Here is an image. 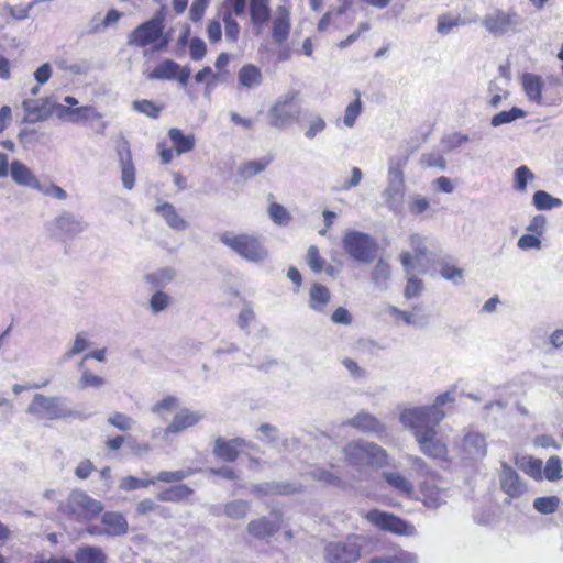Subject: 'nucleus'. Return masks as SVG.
Returning <instances> with one entry per match:
<instances>
[{
    "label": "nucleus",
    "mask_w": 563,
    "mask_h": 563,
    "mask_svg": "<svg viewBox=\"0 0 563 563\" xmlns=\"http://www.w3.org/2000/svg\"><path fill=\"white\" fill-rule=\"evenodd\" d=\"M408 164V156L394 155L388 158V170L386 187L383 190V198L389 210L400 212L405 198V168Z\"/></svg>",
    "instance_id": "1"
},
{
    "label": "nucleus",
    "mask_w": 563,
    "mask_h": 563,
    "mask_svg": "<svg viewBox=\"0 0 563 563\" xmlns=\"http://www.w3.org/2000/svg\"><path fill=\"white\" fill-rule=\"evenodd\" d=\"M219 240L232 252L251 263H262L269 257V252L261 239L255 234H235L225 231L219 235Z\"/></svg>",
    "instance_id": "2"
},
{
    "label": "nucleus",
    "mask_w": 563,
    "mask_h": 563,
    "mask_svg": "<svg viewBox=\"0 0 563 563\" xmlns=\"http://www.w3.org/2000/svg\"><path fill=\"white\" fill-rule=\"evenodd\" d=\"M343 451L347 463L357 468L383 467L388 463L386 451L373 442L363 440L351 442L344 446Z\"/></svg>",
    "instance_id": "3"
},
{
    "label": "nucleus",
    "mask_w": 563,
    "mask_h": 563,
    "mask_svg": "<svg viewBox=\"0 0 563 563\" xmlns=\"http://www.w3.org/2000/svg\"><path fill=\"white\" fill-rule=\"evenodd\" d=\"M27 412L42 420H57L77 418L79 413L66 404V400L58 396H45L35 394L27 406Z\"/></svg>",
    "instance_id": "4"
},
{
    "label": "nucleus",
    "mask_w": 563,
    "mask_h": 563,
    "mask_svg": "<svg viewBox=\"0 0 563 563\" xmlns=\"http://www.w3.org/2000/svg\"><path fill=\"white\" fill-rule=\"evenodd\" d=\"M444 417V410H438L430 406H419L405 409L401 411L399 419L405 427L413 430L417 438L420 433L435 430Z\"/></svg>",
    "instance_id": "5"
},
{
    "label": "nucleus",
    "mask_w": 563,
    "mask_h": 563,
    "mask_svg": "<svg viewBox=\"0 0 563 563\" xmlns=\"http://www.w3.org/2000/svg\"><path fill=\"white\" fill-rule=\"evenodd\" d=\"M342 247L352 260L369 264L375 260L378 246L368 233L347 230L342 239Z\"/></svg>",
    "instance_id": "6"
},
{
    "label": "nucleus",
    "mask_w": 563,
    "mask_h": 563,
    "mask_svg": "<svg viewBox=\"0 0 563 563\" xmlns=\"http://www.w3.org/2000/svg\"><path fill=\"white\" fill-rule=\"evenodd\" d=\"M365 539L360 534H350L344 540L331 541L324 547L328 563H356L361 558Z\"/></svg>",
    "instance_id": "7"
},
{
    "label": "nucleus",
    "mask_w": 563,
    "mask_h": 563,
    "mask_svg": "<svg viewBox=\"0 0 563 563\" xmlns=\"http://www.w3.org/2000/svg\"><path fill=\"white\" fill-rule=\"evenodd\" d=\"M522 24L523 19L514 9H495L482 20V25L494 37L516 34Z\"/></svg>",
    "instance_id": "8"
},
{
    "label": "nucleus",
    "mask_w": 563,
    "mask_h": 563,
    "mask_svg": "<svg viewBox=\"0 0 563 563\" xmlns=\"http://www.w3.org/2000/svg\"><path fill=\"white\" fill-rule=\"evenodd\" d=\"M103 504L90 497L84 490H73L65 504L64 511L76 519H90L102 512Z\"/></svg>",
    "instance_id": "9"
},
{
    "label": "nucleus",
    "mask_w": 563,
    "mask_h": 563,
    "mask_svg": "<svg viewBox=\"0 0 563 563\" xmlns=\"http://www.w3.org/2000/svg\"><path fill=\"white\" fill-rule=\"evenodd\" d=\"M365 519L378 529L398 536H413L416 533V528L405 519L376 508L367 511Z\"/></svg>",
    "instance_id": "10"
},
{
    "label": "nucleus",
    "mask_w": 563,
    "mask_h": 563,
    "mask_svg": "<svg viewBox=\"0 0 563 563\" xmlns=\"http://www.w3.org/2000/svg\"><path fill=\"white\" fill-rule=\"evenodd\" d=\"M365 519L378 529L398 536H413L416 533V528L405 519L376 508L367 511Z\"/></svg>",
    "instance_id": "11"
},
{
    "label": "nucleus",
    "mask_w": 563,
    "mask_h": 563,
    "mask_svg": "<svg viewBox=\"0 0 563 563\" xmlns=\"http://www.w3.org/2000/svg\"><path fill=\"white\" fill-rule=\"evenodd\" d=\"M164 21L161 15H155L148 21L136 26L129 35V43L137 47H145L154 44L162 37Z\"/></svg>",
    "instance_id": "12"
},
{
    "label": "nucleus",
    "mask_w": 563,
    "mask_h": 563,
    "mask_svg": "<svg viewBox=\"0 0 563 563\" xmlns=\"http://www.w3.org/2000/svg\"><path fill=\"white\" fill-rule=\"evenodd\" d=\"M60 106L51 100V98L25 99L22 108L25 112L23 122L36 123L47 120L53 112L56 113V107Z\"/></svg>",
    "instance_id": "13"
},
{
    "label": "nucleus",
    "mask_w": 563,
    "mask_h": 563,
    "mask_svg": "<svg viewBox=\"0 0 563 563\" xmlns=\"http://www.w3.org/2000/svg\"><path fill=\"white\" fill-rule=\"evenodd\" d=\"M117 156L122 186L128 190H132L135 186L136 168L132 159L130 144L125 139L118 144Z\"/></svg>",
    "instance_id": "14"
},
{
    "label": "nucleus",
    "mask_w": 563,
    "mask_h": 563,
    "mask_svg": "<svg viewBox=\"0 0 563 563\" xmlns=\"http://www.w3.org/2000/svg\"><path fill=\"white\" fill-rule=\"evenodd\" d=\"M239 448L252 449L253 444L241 437H235L230 440L219 437L214 440L213 454L224 462L233 463L239 457Z\"/></svg>",
    "instance_id": "15"
},
{
    "label": "nucleus",
    "mask_w": 563,
    "mask_h": 563,
    "mask_svg": "<svg viewBox=\"0 0 563 563\" xmlns=\"http://www.w3.org/2000/svg\"><path fill=\"white\" fill-rule=\"evenodd\" d=\"M499 482L501 490L510 498H519L527 490L526 483L521 479L519 474L507 463H501Z\"/></svg>",
    "instance_id": "16"
},
{
    "label": "nucleus",
    "mask_w": 563,
    "mask_h": 563,
    "mask_svg": "<svg viewBox=\"0 0 563 563\" xmlns=\"http://www.w3.org/2000/svg\"><path fill=\"white\" fill-rule=\"evenodd\" d=\"M345 424L361 432L375 434L379 439L387 435L386 426L378 418L364 410L347 420Z\"/></svg>",
    "instance_id": "17"
},
{
    "label": "nucleus",
    "mask_w": 563,
    "mask_h": 563,
    "mask_svg": "<svg viewBox=\"0 0 563 563\" xmlns=\"http://www.w3.org/2000/svg\"><path fill=\"white\" fill-rule=\"evenodd\" d=\"M298 114L299 109L295 104L288 101H278L268 111L269 124L282 130L296 120Z\"/></svg>",
    "instance_id": "18"
},
{
    "label": "nucleus",
    "mask_w": 563,
    "mask_h": 563,
    "mask_svg": "<svg viewBox=\"0 0 563 563\" xmlns=\"http://www.w3.org/2000/svg\"><path fill=\"white\" fill-rule=\"evenodd\" d=\"M280 515L274 511L269 517H262L249 522L247 531L257 539H265L277 532L280 528Z\"/></svg>",
    "instance_id": "19"
},
{
    "label": "nucleus",
    "mask_w": 563,
    "mask_h": 563,
    "mask_svg": "<svg viewBox=\"0 0 563 563\" xmlns=\"http://www.w3.org/2000/svg\"><path fill=\"white\" fill-rule=\"evenodd\" d=\"M462 450L466 457L481 460L487 454V441L483 433L467 431L462 441Z\"/></svg>",
    "instance_id": "20"
},
{
    "label": "nucleus",
    "mask_w": 563,
    "mask_h": 563,
    "mask_svg": "<svg viewBox=\"0 0 563 563\" xmlns=\"http://www.w3.org/2000/svg\"><path fill=\"white\" fill-rule=\"evenodd\" d=\"M421 452L432 459H443L448 453L446 445L437 438V430L420 433L416 438Z\"/></svg>",
    "instance_id": "21"
},
{
    "label": "nucleus",
    "mask_w": 563,
    "mask_h": 563,
    "mask_svg": "<svg viewBox=\"0 0 563 563\" xmlns=\"http://www.w3.org/2000/svg\"><path fill=\"white\" fill-rule=\"evenodd\" d=\"M203 418L200 411H191L187 408L180 409L173 418L172 422L165 428L164 433L176 434L196 426Z\"/></svg>",
    "instance_id": "22"
},
{
    "label": "nucleus",
    "mask_w": 563,
    "mask_h": 563,
    "mask_svg": "<svg viewBox=\"0 0 563 563\" xmlns=\"http://www.w3.org/2000/svg\"><path fill=\"white\" fill-rule=\"evenodd\" d=\"M54 224L58 232L67 238H73L84 232L88 227L81 217H77L68 211L57 217Z\"/></svg>",
    "instance_id": "23"
},
{
    "label": "nucleus",
    "mask_w": 563,
    "mask_h": 563,
    "mask_svg": "<svg viewBox=\"0 0 563 563\" xmlns=\"http://www.w3.org/2000/svg\"><path fill=\"white\" fill-rule=\"evenodd\" d=\"M290 13L289 10L279 5L276 11V18L273 20L272 37L274 43L282 45L289 36Z\"/></svg>",
    "instance_id": "24"
},
{
    "label": "nucleus",
    "mask_w": 563,
    "mask_h": 563,
    "mask_svg": "<svg viewBox=\"0 0 563 563\" xmlns=\"http://www.w3.org/2000/svg\"><path fill=\"white\" fill-rule=\"evenodd\" d=\"M106 536L121 537L128 533L129 523L126 518L119 511H106L101 516Z\"/></svg>",
    "instance_id": "25"
},
{
    "label": "nucleus",
    "mask_w": 563,
    "mask_h": 563,
    "mask_svg": "<svg viewBox=\"0 0 563 563\" xmlns=\"http://www.w3.org/2000/svg\"><path fill=\"white\" fill-rule=\"evenodd\" d=\"M10 175L14 183L20 186L36 189L38 187V179L34 176L31 169L22 162L14 159L10 165Z\"/></svg>",
    "instance_id": "26"
},
{
    "label": "nucleus",
    "mask_w": 563,
    "mask_h": 563,
    "mask_svg": "<svg viewBox=\"0 0 563 563\" xmlns=\"http://www.w3.org/2000/svg\"><path fill=\"white\" fill-rule=\"evenodd\" d=\"M238 84L249 90L255 89L263 84V74L260 67L254 64H245L238 71Z\"/></svg>",
    "instance_id": "27"
},
{
    "label": "nucleus",
    "mask_w": 563,
    "mask_h": 563,
    "mask_svg": "<svg viewBox=\"0 0 563 563\" xmlns=\"http://www.w3.org/2000/svg\"><path fill=\"white\" fill-rule=\"evenodd\" d=\"M521 85L527 98L534 103L541 104L544 86L542 78L539 75L523 73Z\"/></svg>",
    "instance_id": "28"
},
{
    "label": "nucleus",
    "mask_w": 563,
    "mask_h": 563,
    "mask_svg": "<svg viewBox=\"0 0 563 563\" xmlns=\"http://www.w3.org/2000/svg\"><path fill=\"white\" fill-rule=\"evenodd\" d=\"M331 294L328 287L313 283L309 289V308L316 312L323 313L330 302Z\"/></svg>",
    "instance_id": "29"
},
{
    "label": "nucleus",
    "mask_w": 563,
    "mask_h": 563,
    "mask_svg": "<svg viewBox=\"0 0 563 563\" xmlns=\"http://www.w3.org/2000/svg\"><path fill=\"white\" fill-rule=\"evenodd\" d=\"M371 280L379 291H386L391 280V266L384 258H378L371 272Z\"/></svg>",
    "instance_id": "30"
},
{
    "label": "nucleus",
    "mask_w": 563,
    "mask_h": 563,
    "mask_svg": "<svg viewBox=\"0 0 563 563\" xmlns=\"http://www.w3.org/2000/svg\"><path fill=\"white\" fill-rule=\"evenodd\" d=\"M56 115L59 119H65L67 115H71V121L74 122L101 119V114L93 107L89 106L78 108L58 106L56 107Z\"/></svg>",
    "instance_id": "31"
},
{
    "label": "nucleus",
    "mask_w": 563,
    "mask_h": 563,
    "mask_svg": "<svg viewBox=\"0 0 563 563\" xmlns=\"http://www.w3.org/2000/svg\"><path fill=\"white\" fill-rule=\"evenodd\" d=\"M155 212L174 230L185 231L188 228L187 221L178 214L176 208L169 202H163L156 206Z\"/></svg>",
    "instance_id": "32"
},
{
    "label": "nucleus",
    "mask_w": 563,
    "mask_h": 563,
    "mask_svg": "<svg viewBox=\"0 0 563 563\" xmlns=\"http://www.w3.org/2000/svg\"><path fill=\"white\" fill-rule=\"evenodd\" d=\"M75 563H107L106 552L97 545H80L74 554Z\"/></svg>",
    "instance_id": "33"
},
{
    "label": "nucleus",
    "mask_w": 563,
    "mask_h": 563,
    "mask_svg": "<svg viewBox=\"0 0 563 563\" xmlns=\"http://www.w3.org/2000/svg\"><path fill=\"white\" fill-rule=\"evenodd\" d=\"M176 70H180L178 63L173 59H164L145 76L148 80H175Z\"/></svg>",
    "instance_id": "34"
},
{
    "label": "nucleus",
    "mask_w": 563,
    "mask_h": 563,
    "mask_svg": "<svg viewBox=\"0 0 563 563\" xmlns=\"http://www.w3.org/2000/svg\"><path fill=\"white\" fill-rule=\"evenodd\" d=\"M168 136L178 154L188 153L195 147L196 137L191 133L186 135L180 129L172 128Z\"/></svg>",
    "instance_id": "35"
},
{
    "label": "nucleus",
    "mask_w": 563,
    "mask_h": 563,
    "mask_svg": "<svg viewBox=\"0 0 563 563\" xmlns=\"http://www.w3.org/2000/svg\"><path fill=\"white\" fill-rule=\"evenodd\" d=\"M194 494V489L186 484H178L166 488L157 494L159 501L180 503L188 499Z\"/></svg>",
    "instance_id": "36"
},
{
    "label": "nucleus",
    "mask_w": 563,
    "mask_h": 563,
    "mask_svg": "<svg viewBox=\"0 0 563 563\" xmlns=\"http://www.w3.org/2000/svg\"><path fill=\"white\" fill-rule=\"evenodd\" d=\"M251 21L256 26H262L271 19L268 0H250Z\"/></svg>",
    "instance_id": "37"
},
{
    "label": "nucleus",
    "mask_w": 563,
    "mask_h": 563,
    "mask_svg": "<svg viewBox=\"0 0 563 563\" xmlns=\"http://www.w3.org/2000/svg\"><path fill=\"white\" fill-rule=\"evenodd\" d=\"M383 478L389 487L404 495H410L413 492L412 483L398 472H383Z\"/></svg>",
    "instance_id": "38"
},
{
    "label": "nucleus",
    "mask_w": 563,
    "mask_h": 563,
    "mask_svg": "<svg viewBox=\"0 0 563 563\" xmlns=\"http://www.w3.org/2000/svg\"><path fill=\"white\" fill-rule=\"evenodd\" d=\"M176 276V272L172 267H163L145 275V280L152 287L161 289L166 287Z\"/></svg>",
    "instance_id": "39"
},
{
    "label": "nucleus",
    "mask_w": 563,
    "mask_h": 563,
    "mask_svg": "<svg viewBox=\"0 0 563 563\" xmlns=\"http://www.w3.org/2000/svg\"><path fill=\"white\" fill-rule=\"evenodd\" d=\"M271 157H262L260 159L249 161L238 168V174L244 179H250L255 175L262 173L271 164Z\"/></svg>",
    "instance_id": "40"
},
{
    "label": "nucleus",
    "mask_w": 563,
    "mask_h": 563,
    "mask_svg": "<svg viewBox=\"0 0 563 563\" xmlns=\"http://www.w3.org/2000/svg\"><path fill=\"white\" fill-rule=\"evenodd\" d=\"M532 203L538 210H551L563 206V200L551 196L544 190H537L532 197Z\"/></svg>",
    "instance_id": "41"
},
{
    "label": "nucleus",
    "mask_w": 563,
    "mask_h": 563,
    "mask_svg": "<svg viewBox=\"0 0 563 563\" xmlns=\"http://www.w3.org/2000/svg\"><path fill=\"white\" fill-rule=\"evenodd\" d=\"M527 115V112L519 107H512L508 111H500L492 117L490 124L493 126H500L506 123L522 119Z\"/></svg>",
    "instance_id": "42"
},
{
    "label": "nucleus",
    "mask_w": 563,
    "mask_h": 563,
    "mask_svg": "<svg viewBox=\"0 0 563 563\" xmlns=\"http://www.w3.org/2000/svg\"><path fill=\"white\" fill-rule=\"evenodd\" d=\"M132 109L136 112L143 113L151 119H157L163 106L155 103L152 100L141 99L132 102Z\"/></svg>",
    "instance_id": "43"
},
{
    "label": "nucleus",
    "mask_w": 563,
    "mask_h": 563,
    "mask_svg": "<svg viewBox=\"0 0 563 563\" xmlns=\"http://www.w3.org/2000/svg\"><path fill=\"white\" fill-rule=\"evenodd\" d=\"M560 505V498L558 496H544L538 497L533 501L534 509L543 515L554 514Z\"/></svg>",
    "instance_id": "44"
},
{
    "label": "nucleus",
    "mask_w": 563,
    "mask_h": 563,
    "mask_svg": "<svg viewBox=\"0 0 563 563\" xmlns=\"http://www.w3.org/2000/svg\"><path fill=\"white\" fill-rule=\"evenodd\" d=\"M250 504L242 499L232 500L224 506V514L231 519H242L246 516Z\"/></svg>",
    "instance_id": "45"
},
{
    "label": "nucleus",
    "mask_w": 563,
    "mask_h": 563,
    "mask_svg": "<svg viewBox=\"0 0 563 563\" xmlns=\"http://www.w3.org/2000/svg\"><path fill=\"white\" fill-rule=\"evenodd\" d=\"M268 216L271 220L277 225H286L291 220L290 213L283 205L278 202H272L268 206Z\"/></svg>",
    "instance_id": "46"
},
{
    "label": "nucleus",
    "mask_w": 563,
    "mask_h": 563,
    "mask_svg": "<svg viewBox=\"0 0 563 563\" xmlns=\"http://www.w3.org/2000/svg\"><path fill=\"white\" fill-rule=\"evenodd\" d=\"M224 23V34L225 38L232 43H235L239 40L240 35V25L236 20L232 16V12L227 10L223 12L222 16Z\"/></svg>",
    "instance_id": "47"
},
{
    "label": "nucleus",
    "mask_w": 563,
    "mask_h": 563,
    "mask_svg": "<svg viewBox=\"0 0 563 563\" xmlns=\"http://www.w3.org/2000/svg\"><path fill=\"white\" fill-rule=\"evenodd\" d=\"M196 471L192 468L187 470H177V471H162L157 474L155 477V482H164V483H174V482H181L183 479L187 478L188 476L195 474Z\"/></svg>",
    "instance_id": "48"
},
{
    "label": "nucleus",
    "mask_w": 563,
    "mask_h": 563,
    "mask_svg": "<svg viewBox=\"0 0 563 563\" xmlns=\"http://www.w3.org/2000/svg\"><path fill=\"white\" fill-rule=\"evenodd\" d=\"M417 556L409 552H399L394 555L373 556L371 563H416Z\"/></svg>",
    "instance_id": "49"
},
{
    "label": "nucleus",
    "mask_w": 563,
    "mask_h": 563,
    "mask_svg": "<svg viewBox=\"0 0 563 563\" xmlns=\"http://www.w3.org/2000/svg\"><path fill=\"white\" fill-rule=\"evenodd\" d=\"M306 262L313 273H321L324 268L325 261L320 255L319 249L316 245H310L307 251Z\"/></svg>",
    "instance_id": "50"
},
{
    "label": "nucleus",
    "mask_w": 563,
    "mask_h": 563,
    "mask_svg": "<svg viewBox=\"0 0 563 563\" xmlns=\"http://www.w3.org/2000/svg\"><path fill=\"white\" fill-rule=\"evenodd\" d=\"M533 177V173L526 165L519 166L514 172V188L518 191H525L528 181Z\"/></svg>",
    "instance_id": "51"
},
{
    "label": "nucleus",
    "mask_w": 563,
    "mask_h": 563,
    "mask_svg": "<svg viewBox=\"0 0 563 563\" xmlns=\"http://www.w3.org/2000/svg\"><path fill=\"white\" fill-rule=\"evenodd\" d=\"M544 477L554 482L563 477L562 463L558 456H551L543 468Z\"/></svg>",
    "instance_id": "52"
},
{
    "label": "nucleus",
    "mask_w": 563,
    "mask_h": 563,
    "mask_svg": "<svg viewBox=\"0 0 563 563\" xmlns=\"http://www.w3.org/2000/svg\"><path fill=\"white\" fill-rule=\"evenodd\" d=\"M362 109L360 96L354 101L347 104L344 110L343 123L347 128H353L356 119L358 118Z\"/></svg>",
    "instance_id": "53"
},
{
    "label": "nucleus",
    "mask_w": 563,
    "mask_h": 563,
    "mask_svg": "<svg viewBox=\"0 0 563 563\" xmlns=\"http://www.w3.org/2000/svg\"><path fill=\"white\" fill-rule=\"evenodd\" d=\"M108 423H110L111 426L115 427L117 429L121 430V431H128L130 430L135 421L132 417L125 415V413H122V412H114L112 415H110L107 419Z\"/></svg>",
    "instance_id": "54"
},
{
    "label": "nucleus",
    "mask_w": 563,
    "mask_h": 563,
    "mask_svg": "<svg viewBox=\"0 0 563 563\" xmlns=\"http://www.w3.org/2000/svg\"><path fill=\"white\" fill-rule=\"evenodd\" d=\"M468 141V135L454 132L442 137L441 143L445 152H451Z\"/></svg>",
    "instance_id": "55"
},
{
    "label": "nucleus",
    "mask_w": 563,
    "mask_h": 563,
    "mask_svg": "<svg viewBox=\"0 0 563 563\" xmlns=\"http://www.w3.org/2000/svg\"><path fill=\"white\" fill-rule=\"evenodd\" d=\"M88 346L89 342L86 339V333L79 332L74 340L73 346L67 352H65L63 361H67L74 357L75 355L84 352Z\"/></svg>",
    "instance_id": "56"
},
{
    "label": "nucleus",
    "mask_w": 563,
    "mask_h": 563,
    "mask_svg": "<svg viewBox=\"0 0 563 563\" xmlns=\"http://www.w3.org/2000/svg\"><path fill=\"white\" fill-rule=\"evenodd\" d=\"M169 296L162 291H155L150 299V308L153 313H158L165 310L169 305Z\"/></svg>",
    "instance_id": "57"
},
{
    "label": "nucleus",
    "mask_w": 563,
    "mask_h": 563,
    "mask_svg": "<svg viewBox=\"0 0 563 563\" xmlns=\"http://www.w3.org/2000/svg\"><path fill=\"white\" fill-rule=\"evenodd\" d=\"M155 484L154 479H140L135 476H125L121 479L120 488L123 490H135Z\"/></svg>",
    "instance_id": "58"
},
{
    "label": "nucleus",
    "mask_w": 563,
    "mask_h": 563,
    "mask_svg": "<svg viewBox=\"0 0 563 563\" xmlns=\"http://www.w3.org/2000/svg\"><path fill=\"white\" fill-rule=\"evenodd\" d=\"M423 283L416 276H410L407 279V284L404 290V296L406 299L417 298L422 294Z\"/></svg>",
    "instance_id": "59"
},
{
    "label": "nucleus",
    "mask_w": 563,
    "mask_h": 563,
    "mask_svg": "<svg viewBox=\"0 0 563 563\" xmlns=\"http://www.w3.org/2000/svg\"><path fill=\"white\" fill-rule=\"evenodd\" d=\"M440 275L445 280H450L456 285L463 278L464 271L449 263H444L441 266Z\"/></svg>",
    "instance_id": "60"
},
{
    "label": "nucleus",
    "mask_w": 563,
    "mask_h": 563,
    "mask_svg": "<svg viewBox=\"0 0 563 563\" xmlns=\"http://www.w3.org/2000/svg\"><path fill=\"white\" fill-rule=\"evenodd\" d=\"M104 383H106V380L103 377L96 375V374L89 372L88 369H84L81 372V376L79 379L80 388H88V387L98 388V387H101L102 385H104Z\"/></svg>",
    "instance_id": "61"
},
{
    "label": "nucleus",
    "mask_w": 563,
    "mask_h": 563,
    "mask_svg": "<svg viewBox=\"0 0 563 563\" xmlns=\"http://www.w3.org/2000/svg\"><path fill=\"white\" fill-rule=\"evenodd\" d=\"M312 476L317 481L323 482L332 486L339 487L342 484V479L338 475L325 468H316L314 471H312Z\"/></svg>",
    "instance_id": "62"
},
{
    "label": "nucleus",
    "mask_w": 563,
    "mask_h": 563,
    "mask_svg": "<svg viewBox=\"0 0 563 563\" xmlns=\"http://www.w3.org/2000/svg\"><path fill=\"white\" fill-rule=\"evenodd\" d=\"M189 54L192 60H201L207 54L206 43L198 36H195L189 42Z\"/></svg>",
    "instance_id": "63"
},
{
    "label": "nucleus",
    "mask_w": 563,
    "mask_h": 563,
    "mask_svg": "<svg viewBox=\"0 0 563 563\" xmlns=\"http://www.w3.org/2000/svg\"><path fill=\"white\" fill-rule=\"evenodd\" d=\"M430 207V202L426 197H422L420 195H413L410 198L408 209L409 212L413 216H419L428 210Z\"/></svg>",
    "instance_id": "64"
}]
</instances>
